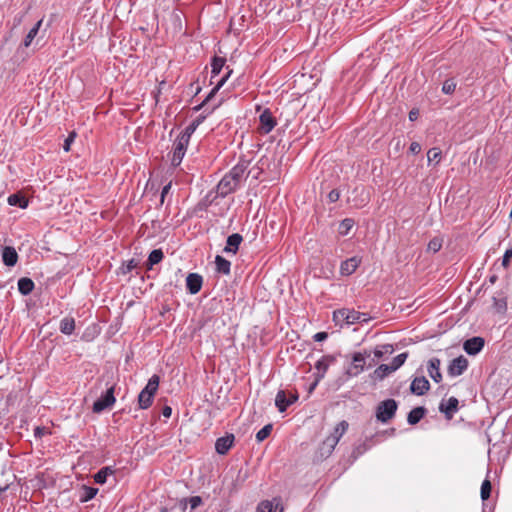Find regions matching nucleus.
Returning <instances> with one entry per match:
<instances>
[{"instance_id":"nucleus-1","label":"nucleus","mask_w":512,"mask_h":512,"mask_svg":"<svg viewBox=\"0 0 512 512\" xmlns=\"http://www.w3.org/2000/svg\"><path fill=\"white\" fill-rule=\"evenodd\" d=\"M159 383L160 377L156 374L148 380V383L138 395V405L140 409H148L152 405L155 394L158 391Z\"/></svg>"},{"instance_id":"nucleus-2","label":"nucleus","mask_w":512,"mask_h":512,"mask_svg":"<svg viewBox=\"0 0 512 512\" xmlns=\"http://www.w3.org/2000/svg\"><path fill=\"white\" fill-rule=\"evenodd\" d=\"M398 409V403L394 399L381 401L376 407V419L381 423H387L393 419Z\"/></svg>"},{"instance_id":"nucleus-3","label":"nucleus","mask_w":512,"mask_h":512,"mask_svg":"<svg viewBox=\"0 0 512 512\" xmlns=\"http://www.w3.org/2000/svg\"><path fill=\"white\" fill-rule=\"evenodd\" d=\"M371 356V352L364 350L363 352H356L352 356L351 366L347 369L346 373L349 376L359 375L365 367L366 359Z\"/></svg>"},{"instance_id":"nucleus-4","label":"nucleus","mask_w":512,"mask_h":512,"mask_svg":"<svg viewBox=\"0 0 512 512\" xmlns=\"http://www.w3.org/2000/svg\"><path fill=\"white\" fill-rule=\"evenodd\" d=\"M114 391H115L114 386H111L110 388H108L106 393L94 402L92 411L94 413H101L104 410L111 408L116 401V398L114 396Z\"/></svg>"},{"instance_id":"nucleus-5","label":"nucleus","mask_w":512,"mask_h":512,"mask_svg":"<svg viewBox=\"0 0 512 512\" xmlns=\"http://www.w3.org/2000/svg\"><path fill=\"white\" fill-rule=\"evenodd\" d=\"M189 141L186 138L178 136L173 144V156L171 164L173 166H179L187 150Z\"/></svg>"},{"instance_id":"nucleus-6","label":"nucleus","mask_w":512,"mask_h":512,"mask_svg":"<svg viewBox=\"0 0 512 512\" xmlns=\"http://www.w3.org/2000/svg\"><path fill=\"white\" fill-rule=\"evenodd\" d=\"M259 132L261 134L270 133L277 124L275 117L269 109H265L259 116Z\"/></svg>"},{"instance_id":"nucleus-7","label":"nucleus","mask_w":512,"mask_h":512,"mask_svg":"<svg viewBox=\"0 0 512 512\" xmlns=\"http://www.w3.org/2000/svg\"><path fill=\"white\" fill-rule=\"evenodd\" d=\"M336 356L334 355H325L321 359H319L315 364L316 369V383H318L322 378H324L325 373L327 372L330 365L335 363Z\"/></svg>"},{"instance_id":"nucleus-8","label":"nucleus","mask_w":512,"mask_h":512,"mask_svg":"<svg viewBox=\"0 0 512 512\" xmlns=\"http://www.w3.org/2000/svg\"><path fill=\"white\" fill-rule=\"evenodd\" d=\"M467 368L468 360L463 355H460L450 362L448 366V375L451 377L460 376L465 372Z\"/></svg>"},{"instance_id":"nucleus-9","label":"nucleus","mask_w":512,"mask_h":512,"mask_svg":"<svg viewBox=\"0 0 512 512\" xmlns=\"http://www.w3.org/2000/svg\"><path fill=\"white\" fill-rule=\"evenodd\" d=\"M297 400V393L290 394V396L287 397L286 392L284 390H279L275 398V405L278 408L279 412H284L288 406H290Z\"/></svg>"},{"instance_id":"nucleus-10","label":"nucleus","mask_w":512,"mask_h":512,"mask_svg":"<svg viewBox=\"0 0 512 512\" xmlns=\"http://www.w3.org/2000/svg\"><path fill=\"white\" fill-rule=\"evenodd\" d=\"M459 401L456 397H450L448 400H442L439 405V411L445 415L447 420H451L458 411Z\"/></svg>"},{"instance_id":"nucleus-11","label":"nucleus","mask_w":512,"mask_h":512,"mask_svg":"<svg viewBox=\"0 0 512 512\" xmlns=\"http://www.w3.org/2000/svg\"><path fill=\"white\" fill-rule=\"evenodd\" d=\"M239 185L236 184L227 174L220 180L217 185V194L221 197H226L228 194L234 192Z\"/></svg>"},{"instance_id":"nucleus-12","label":"nucleus","mask_w":512,"mask_h":512,"mask_svg":"<svg viewBox=\"0 0 512 512\" xmlns=\"http://www.w3.org/2000/svg\"><path fill=\"white\" fill-rule=\"evenodd\" d=\"M485 341L482 337H472L467 339L463 344V349L469 355L478 354L484 347Z\"/></svg>"},{"instance_id":"nucleus-13","label":"nucleus","mask_w":512,"mask_h":512,"mask_svg":"<svg viewBox=\"0 0 512 512\" xmlns=\"http://www.w3.org/2000/svg\"><path fill=\"white\" fill-rule=\"evenodd\" d=\"M430 389V383L424 376L415 377L410 385L411 393L422 396Z\"/></svg>"},{"instance_id":"nucleus-14","label":"nucleus","mask_w":512,"mask_h":512,"mask_svg":"<svg viewBox=\"0 0 512 512\" xmlns=\"http://www.w3.org/2000/svg\"><path fill=\"white\" fill-rule=\"evenodd\" d=\"M234 439L235 437L233 434H227L218 438L215 443L216 452L220 455H225L232 447Z\"/></svg>"},{"instance_id":"nucleus-15","label":"nucleus","mask_w":512,"mask_h":512,"mask_svg":"<svg viewBox=\"0 0 512 512\" xmlns=\"http://www.w3.org/2000/svg\"><path fill=\"white\" fill-rule=\"evenodd\" d=\"M203 284V278L197 273H190L186 278V287L191 294H197Z\"/></svg>"},{"instance_id":"nucleus-16","label":"nucleus","mask_w":512,"mask_h":512,"mask_svg":"<svg viewBox=\"0 0 512 512\" xmlns=\"http://www.w3.org/2000/svg\"><path fill=\"white\" fill-rule=\"evenodd\" d=\"M257 512H283L280 499L264 500L257 506Z\"/></svg>"},{"instance_id":"nucleus-17","label":"nucleus","mask_w":512,"mask_h":512,"mask_svg":"<svg viewBox=\"0 0 512 512\" xmlns=\"http://www.w3.org/2000/svg\"><path fill=\"white\" fill-rule=\"evenodd\" d=\"M247 167H248V163L245 162V161H242V162H239L238 164H236L231 170L229 173H227V175L234 181L236 182L237 185H240L243 177H244V174L247 170Z\"/></svg>"},{"instance_id":"nucleus-18","label":"nucleus","mask_w":512,"mask_h":512,"mask_svg":"<svg viewBox=\"0 0 512 512\" xmlns=\"http://www.w3.org/2000/svg\"><path fill=\"white\" fill-rule=\"evenodd\" d=\"M441 361L437 357H433L428 361V373L429 376L436 382L439 383L442 380V374L440 372Z\"/></svg>"},{"instance_id":"nucleus-19","label":"nucleus","mask_w":512,"mask_h":512,"mask_svg":"<svg viewBox=\"0 0 512 512\" xmlns=\"http://www.w3.org/2000/svg\"><path fill=\"white\" fill-rule=\"evenodd\" d=\"M242 241H243V237L239 233H234V234L228 236L226 246L224 248V252L232 253L235 255L237 253V251L239 249V245L241 244Z\"/></svg>"},{"instance_id":"nucleus-20","label":"nucleus","mask_w":512,"mask_h":512,"mask_svg":"<svg viewBox=\"0 0 512 512\" xmlns=\"http://www.w3.org/2000/svg\"><path fill=\"white\" fill-rule=\"evenodd\" d=\"M360 259L357 257L349 258L341 263L340 272L342 275L349 276L353 274L360 264Z\"/></svg>"},{"instance_id":"nucleus-21","label":"nucleus","mask_w":512,"mask_h":512,"mask_svg":"<svg viewBox=\"0 0 512 512\" xmlns=\"http://www.w3.org/2000/svg\"><path fill=\"white\" fill-rule=\"evenodd\" d=\"M336 445H337L336 438H328V437H326V439L322 442V444L319 447L320 457L321 458L329 457L332 454V452H333L334 448L336 447Z\"/></svg>"},{"instance_id":"nucleus-22","label":"nucleus","mask_w":512,"mask_h":512,"mask_svg":"<svg viewBox=\"0 0 512 512\" xmlns=\"http://www.w3.org/2000/svg\"><path fill=\"white\" fill-rule=\"evenodd\" d=\"M2 260L6 266L12 267L17 263L18 254L13 247L6 246L2 252Z\"/></svg>"},{"instance_id":"nucleus-23","label":"nucleus","mask_w":512,"mask_h":512,"mask_svg":"<svg viewBox=\"0 0 512 512\" xmlns=\"http://www.w3.org/2000/svg\"><path fill=\"white\" fill-rule=\"evenodd\" d=\"M232 70H228V72L216 83L215 87L210 91V93L206 96L203 102L195 107V110H199L202 108L208 101H210L214 95L218 92V90L224 85L227 79L230 77Z\"/></svg>"},{"instance_id":"nucleus-24","label":"nucleus","mask_w":512,"mask_h":512,"mask_svg":"<svg viewBox=\"0 0 512 512\" xmlns=\"http://www.w3.org/2000/svg\"><path fill=\"white\" fill-rule=\"evenodd\" d=\"M427 410L423 406L415 407L412 409L407 416V422L410 425H415L426 415Z\"/></svg>"},{"instance_id":"nucleus-25","label":"nucleus","mask_w":512,"mask_h":512,"mask_svg":"<svg viewBox=\"0 0 512 512\" xmlns=\"http://www.w3.org/2000/svg\"><path fill=\"white\" fill-rule=\"evenodd\" d=\"M347 325L355 323L367 322L370 318L366 313L355 311L354 309H348Z\"/></svg>"},{"instance_id":"nucleus-26","label":"nucleus","mask_w":512,"mask_h":512,"mask_svg":"<svg viewBox=\"0 0 512 512\" xmlns=\"http://www.w3.org/2000/svg\"><path fill=\"white\" fill-rule=\"evenodd\" d=\"M216 271L223 275H229L231 270V262L224 257L217 255L215 257Z\"/></svg>"},{"instance_id":"nucleus-27","label":"nucleus","mask_w":512,"mask_h":512,"mask_svg":"<svg viewBox=\"0 0 512 512\" xmlns=\"http://www.w3.org/2000/svg\"><path fill=\"white\" fill-rule=\"evenodd\" d=\"M7 202L11 206H18L22 209H25L28 206V199L19 192L11 194L8 197Z\"/></svg>"},{"instance_id":"nucleus-28","label":"nucleus","mask_w":512,"mask_h":512,"mask_svg":"<svg viewBox=\"0 0 512 512\" xmlns=\"http://www.w3.org/2000/svg\"><path fill=\"white\" fill-rule=\"evenodd\" d=\"M34 289V282L28 277L18 280V290L22 295H29Z\"/></svg>"},{"instance_id":"nucleus-29","label":"nucleus","mask_w":512,"mask_h":512,"mask_svg":"<svg viewBox=\"0 0 512 512\" xmlns=\"http://www.w3.org/2000/svg\"><path fill=\"white\" fill-rule=\"evenodd\" d=\"M225 58L215 56L211 62V81L220 74L225 65Z\"/></svg>"},{"instance_id":"nucleus-30","label":"nucleus","mask_w":512,"mask_h":512,"mask_svg":"<svg viewBox=\"0 0 512 512\" xmlns=\"http://www.w3.org/2000/svg\"><path fill=\"white\" fill-rule=\"evenodd\" d=\"M164 258V253L161 249H154L150 252L147 260V269H152L153 265L160 263Z\"/></svg>"},{"instance_id":"nucleus-31","label":"nucleus","mask_w":512,"mask_h":512,"mask_svg":"<svg viewBox=\"0 0 512 512\" xmlns=\"http://www.w3.org/2000/svg\"><path fill=\"white\" fill-rule=\"evenodd\" d=\"M75 329V320L72 317H65L60 321V331L65 335H71Z\"/></svg>"},{"instance_id":"nucleus-32","label":"nucleus","mask_w":512,"mask_h":512,"mask_svg":"<svg viewBox=\"0 0 512 512\" xmlns=\"http://www.w3.org/2000/svg\"><path fill=\"white\" fill-rule=\"evenodd\" d=\"M80 502L85 503L93 499L98 493V488L83 485L81 488Z\"/></svg>"},{"instance_id":"nucleus-33","label":"nucleus","mask_w":512,"mask_h":512,"mask_svg":"<svg viewBox=\"0 0 512 512\" xmlns=\"http://www.w3.org/2000/svg\"><path fill=\"white\" fill-rule=\"evenodd\" d=\"M348 422L343 420L339 422L336 427L334 428V431L328 436V438H336L337 443L339 442L340 438L343 436V434L348 429Z\"/></svg>"},{"instance_id":"nucleus-34","label":"nucleus","mask_w":512,"mask_h":512,"mask_svg":"<svg viewBox=\"0 0 512 512\" xmlns=\"http://www.w3.org/2000/svg\"><path fill=\"white\" fill-rule=\"evenodd\" d=\"M113 473L114 470L111 467H103L94 475V481L98 484H104L108 475H112Z\"/></svg>"},{"instance_id":"nucleus-35","label":"nucleus","mask_w":512,"mask_h":512,"mask_svg":"<svg viewBox=\"0 0 512 512\" xmlns=\"http://www.w3.org/2000/svg\"><path fill=\"white\" fill-rule=\"evenodd\" d=\"M392 372H394V370L391 365L381 364L375 369L374 375L376 378L382 380Z\"/></svg>"},{"instance_id":"nucleus-36","label":"nucleus","mask_w":512,"mask_h":512,"mask_svg":"<svg viewBox=\"0 0 512 512\" xmlns=\"http://www.w3.org/2000/svg\"><path fill=\"white\" fill-rule=\"evenodd\" d=\"M42 24V20H39L28 32V34L26 35L25 39H24V46L25 47H28L30 46V44L32 43L33 39L36 37V35L38 34V31L40 29V26Z\"/></svg>"},{"instance_id":"nucleus-37","label":"nucleus","mask_w":512,"mask_h":512,"mask_svg":"<svg viewBox=\"0 0 512 512\" xmlns=\"http://www.w3.org/2000/svg\"><path fill=\"white\" fill-rule=\"evenodd\" d=\"M354 224H355V222L353 219L345 218L344 220L341 221V223L339 225V228H338L339 234L342 236L347 235L350 232V230L352 229V227L354 226Z\"/></svg>"},{"instance_id":"nucleus-38","label":"nucleus","mask_w":512,"mask_h":512,"mask_svg":"<svg viewBox=\"0 0 512 512\" xmlns=\"http://www.w3.org/2000/svg\"><path fill=\"white\" fill-rule=\"evenodd\" d=\"M428 163L435 162L438 164L442 158V151L440 148L433 147L427 152Z\"/></svg>"},{"instance_id":"nucleus-39","label":"nucleus","mask_w":512,"mask_h":512,"mask_svg":"<svg viewBox=\"0 0 512 512\" xmlns=\"http://www.w3.org/2000/svg\"><path fill=\"white\" fill-rule=\"evenodd\" d=\"M347 317L348 316V308H342L338 309L333 312V320L336 323H345L347 324Z\"/></svg>"},{"instance_id":"nucleus-40","label":"nucleus","mask_w":512,"mask_h":512,"mask_svg":"<svg viewBox=\"0 0 512 512\" xmlns=\"http://www.w3.org/2000/svg\"><path fill=\"white\" fill-rule=\"evenodd\" d=\"M408 357V353L407 352H403L399 355H397L396 357L393 358L392 362H391V367L394 371H396L397 369H399L406 361Z\"/></svg>"},{"instance_id":"nucleus-41","label":"nucleus","mask_w":512,"mask_h":512,"mask_svg":"<svg viewBox=\"0 0 512 512\" xmlns=\"http://www.w3.org/2000/svg\"><path fill=\"white\" fill-rule=\"evenodd\" d=\"M272 429H273V425L272 424L265 425L262 429H260L256 433V440L258 442L264 441L270 435Z\"/></svg>"},{"instance_id":"nucleus-42","label":"nucleus","mask_w":512,"mask_h":512,"mask_svg":"<svg viewBox=\"0 0 512 512\" xmlns=\"http://www.w3.org/2000/svg\"><path fill=\"white\" fill-rule=\"evenodd\" d=\"M443 240L439 237H434L428 243L427 250L433 253L438 252L442 248Z\"/></svg>"},{"instance_id":"nucleus-43","label":"nucleus","mask_w":512,"mask_h":512,"mask_svg":"<svg viewBox=\"0 0 512 512\" xmlns=\"http://www.w3.org/2000/svg\"><path fill=\"white\" fill-rule=\"evenodd\" d=\"M492 485L489 480H484L481 485V498L487 500L490 497Z\"/></svg>"},{"instance_id":"nucleus-44","label":"nucleus","mask_w":512,"mask_h":512,"mask_svg":"<svg viewBox=\"0 0 512 512\" xmlns=\"http://www.w3.org/2000/svg\"><path fill=\"white\" fill-rule=\"evenodd\" d=\"M455 88L456 83L453 80L448 79L442 85V92L445 94H452L455 91Z\"/></svg>"},{"instance_id":"nucleus-45","label":"nucleus","mask_w":512,"mask_h":512,"mask_svg":"<svg viewBox=\"0 0 512 512\" xmlns=\"http://www.w3.org/2000/svg\"><path fill=\"white\" fill-rule=\"evenodd\" d=\"M196 129L197 124L191 122L179 136L184 137L186 138V140L190 141V137L195 132Z\"/></svg>"},{"instance_id":"nucleus-46","label":"nucleus","mask_w":512,"mask_h":512,"mask_svg":"<svg viewBox=\"0 0 512 512\" xmlns=\"http://www.w3.org/2000/svg\"><path fill=\"white\" fill-rule=\"evenodd\" d=\"M392 352H393L392 345L387 344V345H383L381 349L380 348H376L374 350V355L377 358H382L384 353H392Z\"/></svg>"},{"instance_id":"nucleus-47","label":"nucleus","mask_w":512,"mask_h":512,"mask_svg":"<svg viewBox=\"0 0 512 512\" xmlns=\"http://www.w3.org/2000/svg\"><path fill=\"white\" fill-rule=\"evenodd\" d=\"M75 137H76V133L71 132L69 134V136L65 139L64 145H63L64 151L68 152L70 150V145L74 141Z\"/></svg>"},{"instance_id":"nucleus-48","label":"nucleus","mask_w":512,"mask_h":512,"mask_svg":"<svg viewBox=\"0 0 512 512\" xmlns=\"http://www.w3.org/2000/svg\"><path fill=\"white\" fill-rule=\"evenodd\" d=\"M494 306L497 308L498 311H505L507 307V303L505 299H497L494 298Z\"/></svg>"},{"instance_id":"nucleus-49","label":"nucleus","mask_w":512,"mask_h":512,"mask_svg":"<svg viewBox=\"0 0 512 512\" xmlns=\"http://www.w3.org/2000/svg\"><path fill=\"white\" fill-rule=\"evenodd\" d=\"M339 198H340V192L337 189H333L328 193V200L331 203L338 201Z\"/></svg>"},{"instance_id":"nucleus-50","label":"nucleus","mask_w":512,"mask_h":512,"mask_svg":"<svg viewBox=\"0 0 512 512\" xmlns=\"http://www.w3.org/2000/svg\"><path fill=\"white\" fill-rule=\"evenodd\" d=\"M201 503H202V499L200 496H193V497H190V499H189V504H190L191 509L197 508L199 505H201Z\"/></svg>"},{"instance_id":"nucleus-51","label":"nucleus","mask_w":512,"mask_h":512,"mask_svg":"<svg viewBox=\"0 0 512 512\" xmlns=\"http://www.w3.org/2000/svg\"><path fill=\"white\" fill-rule=\"evenodd\" d=\"M367 449H368V446L365 443H362L354 449L353 455H355V457H357V456L363 454Z\"/></svg>"},{"instance_id":"nucleus-52","label":"nucleus","mask_w":512,"mask_h":512,"mask_svg":"<svg viewBox=\"0 0 512 512\" xmlns=\"http://www.w3.org/2000/svg\"><path fill=\"white\" fill-rule=\"evenodd\" d=\"M136 266H137V263L133 259L130 260L127 263L126 267L125 268L123 267V273L126 274V273L131 272L134 268H136Z\"/></svg>"},{"instance_id":"nucleus-53","label":"nucleus","mask_w":512,"mask_h":512,"mask_svg":"<svg viewBox=\"0 0 512 512\" xmlns=\"http://www.w3.org/2000/svg\"><path fill=\"white\" fill-rule=\"evenodd\" d=\"M170 189H171V183L166 184V185L162 188V191H161V199H160L161 204H163V203H164V198H165V196L169 193Z\"/></svg>"},{"instance_id":"nucleus-54","label":"nucleus","mask_w":512,"mask_h":512,"mask_svg":"<svg viewBox=\"0 0 512 512\" xmlns=\"http://www.w3.org/2000/svg\"><path fill=\"white\" fill-rule=\"evenodd\" d=\"M328 337V333L327 332H318L316 333L314 336H313V339L317 342H321V341H324L326 340Z\"/></svg>"},{"instance_id":"nucleus-55","label":"nucleus","mask_w":512,"mask_h":512,"mask_svg":"<svg viewBox=\"0 0 512 512\" xmlns=\"http://www.w3.org/2000/svg\"><path fill=\"white\" fill-rule=\"evenodd\" d=\"M409 150L413 154H418L421 151V145L418 142H412Z\"/></svg>"},{"instance_id":"nucleus-56","label":"nucleus","mask_w":512,"mask_h":512,"mask_svg":"<svg viewBox=\"0 0 512 512\" xmlns=\"http://www.w3.org/2000/svg\"><path fill=\"white\" fill-rule=\"evenodd\" d=\"M47 431H46V428L45 427H40V426H37L35 427L34 429V435L35 437L37 438H41L44 434H46Z\"/></svg>"},{"instance_id":"nucleus-57","label":"nucleus","mask_w":512,"mask_h":512,"mask_svg":"<svg viewBox=\"0 0 512 512\" xmlns=\"http://www.w3.org/2000/svg\"><path fill=\"white\" fill-rule=\"evenodd\" d=\"M511 257H512V250H506V252L504 253V256H503V260H502L503 266L506 267L508 265Z\"/></svg>"},{"instance_id":"nucleus-58","label":"nucleus","mask_w":512,"mask_h":512,"mask_svg":"<svg viewBox=\"0 0 512 512\" xmlns=\"http://www.w3.org/2000/svg\"><path fill=\"white\" fill-rule=\"evenodd\" d=\"M172 414V408L170 406H164L162 409V415L165 418H169Z\"/></svg>"},{"instance_id":"nucleus-59","label":"nucleus","mask_w":512,"mask_h":512,"mask_svg":"<svg viewBox=\"0 0 512 512\" xmlns=\"http://www.w3.org/2000/svg\"><path fill=\"white\" fill-rule=\"evenodd\" d=\"M417 115H418V112H417V111L412 110V111H410V113H409V119H410L411 121H414V120L417 118Z\"/></svg>"},{"instance_id":"nucleus-60","label":"nucleus","mask_w":512,"mask_h":512,"mask_svg":"<svg viewBox=\"0 0 512 512\" xmlns=\"http://www.w3.org/2000/svg\"><path fill=\"white\" fill-rule=\"evenodd\" d=\"M204 119H205V117H204V116H199V117H197L195 120H193L192 122H193L194 124H197V127H198V126L203 122V120H204Z\"/></svg>"},{"instance_id":"nucleus-61","label":"nucleus","mask_w":512,"mask_h":512,"mask_svg":"<svg viewBox=\"0 0 512 512\" xmlns=\"http://www.w3.org/2000/svg\"><path fill=\"white\" fill-rule=\"evenodd\" d=\"M8 489V485H5L4 487H0V493L4 492Z\"/></svg>"},{"instance_id":"nucleus-62","label":"nucleus","mask_w":512,"mask_h":512,"mask_svg":"<svg viewBox=\"0 0 512 512\" xmlns=\"http://www.w3.org/2000/svg\"><path fill=\"white\" fill-rule=\"evenodd\" d=\"M317 384H318V383H316V381H315V382L311 385L310 391H311V390H313V389L316 387V385H317Z\"/></svg>"}]
</instances>
